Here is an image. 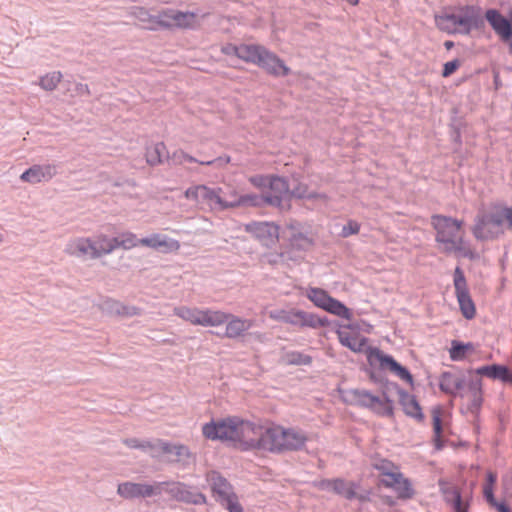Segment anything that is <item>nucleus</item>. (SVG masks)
<instances>
[{"instance_id":"f257e3e1","label":"nucleus","mask_w":512,"mask_h":512,"mask_svg":"<svg viewBox=\"0 0 512 512\" xmlns=\"http://www.w3.org/2000/svg\"><path fill=\"white\" fill-rule=\"evenodd\" d=\"M266 425L229 417L218 422L211 421L202 427L203 436L209 440L227 441L240 451L264 453Z\"/></svg>"},{"instance_id":"f03ea898","label":"nucleus","mask_w":512,"mask_h":512,"mask_svg":"<svg viewBox=\"0 0 512 512\" xmlns=\"http://www.w3.org/2000/svg\"><path fill=\"white\" fill-rule=\"evenodd\" d=\"M431 225L441 252L471 260L477 257L475 250L465 240L463 220L437 214L431 217Z\"/></svg>"},{"instance_id":"7ed1b4c3","label":"nucleus","mask_w":512,"mask_h":512,"mask_svg":"<svg viewBox=\"0 0 512 512\" xmlns=\"http://www.w3.org/2000/svg\"><path fill=\"white\" fill-rule=\"evenodd\" d=\"M307 440V435L300 429L267 424L264 453L297 451L305 446Z\"/></svg>"},{"instance_id":"20e7f679","label":"nucleus","mask_w":512,"mask_h":512,"mask_svg":"<svg viewBox=\"0 0 512 512\" xmlns=\"http://www.w3.org/2000/svg\"><path fill=\"white\" fill-rule=\"evenodd\" d=\"M206 480L212 491V495L229 512H243L237 495L234 493L231 484L217 471H210Z\"/></svg>"},{"instance_id":"39448f33","label":"nucleus","mask_w":512,"mask_h":512,"mask_svg":"<svg viewBox=\"0 0 512 512\" xmlns=\"http://www.w3.org/2000/svg\"><path fill=\"white\" fill-rule=\"evenodd\" d=\"M174 313L192 325L219 327L227 321L226 313L220 310L200 309L197 307H177Z\"/></svg>"},{"instance_id":"423d86ee","label":"nucleus","mask_w":512,"mask_h":512,"mask_svg":"<svg viewBox=\"0 0 512 512\" xmlns=\"http://www.w3.org/2000/svg\"><path fill=\"white\" fill-rule=\"evenodd\" d=\"M367 360L371 366H376L382 371L390 372L399 379L412 384L413 377L411 373L400 365L392 356L385 354L379 348L370 347L366 351Z\"/></svg>"},{"instance_id":"0eeeda50","label":"nucleus","mask_w":512,"mask_h":512,"mask_svg":"<svg viewBox=\"0 0 512 512\" xmlns=\"http://www.w3.org/2000/svg\"><path fill=\"white\" fill-rule=\"evenodd\" d=\"M306 297L318 308L333 315L350 320L352 313L343 303L331 297L321 288L309 287L305 291Z\"/></svg>"},{"instance_id":"6e6552de","label":"nucleus","mask_w":512,"mask_h":512,"mask_svg":"<svg viewBox=\"0 0 512 512\" xmlns=\"http://www.w3.org/2000/svg\"><path fill=\"white\" fill-rule=\"evenodd\" d=\"M155 23L168 29H194L198 26V16L194 12L166 9L157 15Z\"/></svg>"},{"instance_id":"1a4fd4ad","label":"nucleus","mask_w":512,"mask_h":512,"mask_svg":"<svg viewBox=\"0 0 512 512\" xmlns=\"http://www.w3.org/2000/svg\"><path fill=\"white\" fill-rule=\"evenodd\" d=\"M269 317L273 320L280 321L283 323L291 324L298 327H311L317 328L324 326V322L312 313H308L302 310L291 309V310H274L270 311Z\"/></svg>"},{"instance_id":"9d476101","label":"nucleus","mask_w":512,"mask_h":512,"mask_svg":"<svg viewBox=\"0 0 512 512\" xmlns=\"http://www.w3.org/2000/svg\"><path fill=\"white\" fill-rule=\"evenodd\" d=\"M455 295L464 318L471 320L476 316V307L471 298L464 272L456 267L453 275Z\"/></svg>"},{"instance_id":"9b49d317","label":"nucleus","mask_w":512,"mask_h":512,"mask_svg":"<svg viewBox=\"0 0 512 512\" xmlns=\"http://www.w3.org/2000/svg\"><path fill=\"white\" fill-rule=\"evenodd\" d=\"M260 204V197L256 194H240L236 188L229 186L227 192H219L218 209L226 210L239 207H256Z\"/></svg>"},{"instance_id":"f8f14e48","label":"nucleus","mask_w":512,"mask_h":512,"mask_svg":"<svg viewBox=\"0 0 512 512\" xmlns=\"http://www.w3.org/2000/svg\"><path fill=\"white\" fill-rule=\"evenodd\" d=\"M471 231L475 239L479 241L495 240L502 236L487 208L478 211Z\"/></svg>"},{"instance_id":"ddd939ff","label":"nucleus","mask_w":512,"mask_h":512,"mask_svg":"<svg viewBox=\"0 0 512 512\" xmlns=\"http://www.w3.org/2000/svg\"><path fill=\"white\" fill-rule=\"evenodd\" d=\"M222 188H211L207 185L198 184L186 189L184 196L187 200L197 205H207L212 209H218V194Z\"/></svg>"},{"instance_id":"4468645a","label":"nucleus","mask_w":512,"mask_h":512,"mask_svg":"<svg viewBox=\"0 0 512 512\" xmlns=\"http://www.w3.org/2000/svg\"><path fill=\"white\" fill-rule=\"evenodd\" d=\"M140 240L137 236L131 232H125L117 237L108 238L101 236L98 239V254L110 253L116 248L131 249L140 245Z\"/></svg>"},{"instance_id":"2eb2a0df","label":"nucleus","mask_w":512,"mask_h":512,"mask_svg":"<svg viewBox=\"0 0 512 512\" xmlns=\"http://www.w3.org/2000/svg\"><path fill=\"white\" fill-rule=\"evenodd\" d=\"M380 484L392 489L399 499L407 500L414 496L413 486L400 470H396L386 478H380Z\"/></svg>"},{"instance_id":"dca6fc26","label":"nucleus","mask_w":512,"mask_h":512,"mask_svg":"<svg viewBox=\"0 0 512 512\" xmlns=\"http://www.w3.org/2000/svg\"><path fill=\"white\" fill-rule=\"evenodd\" d=\"M58 173L56 164H34L23 171L20 180L30 184L50 181Z\"/></svg>"},{"instance_id":"f3484780","label":"nucleus","mask_w":512,"mask_h":512,"mask_svg":"<svg viewBox=\"0 0 512 512\" xmlns=\"http://www.w3.org/2000/svg\"><path fill=\"white\" fill-rule=\"evenodd\" d=\"M320 486L323 489H332L335 493L349 500H368L367 495L357 493L358 485L351 481H345L343 479L325 480L321 482Z\"/></svg>"},{"instance_id":"a211bd4d","label":"nucleus","mask_w":512,"mask_h":512,"mask_svg":"<svg viewBox=\"0 0 512 512\" xmlns=\"http://www.w3.org/2000/svg\"><path fill=\"white\" fill-rule=\"evenodd\" d=\"M340 343L354 352H362L367 339L353 325H346L337 330Z\"/></svg>"},{"instance_id":"6ab92c4d","label":"nucleus","mask_w":512,"mask_h":512,"mask_svg":"<svg viewBox=\"0 0 512 512\" xmlns=\"http://www.w3.org/2000/svg\"><path fill=\"white\" fill-rule=\"evenodd\" d=\"M268 189L270 194L265 197V201L270 205L281 207L282 201L290 199L288 182L282 177L273 175Z\"/></svg>"},{"instance_id":"aec40b11","label":"nucleus","mask_w":512,"mask_h":512,"mask_svg":"<svg viewBox=\"0 0 512 512\" xmlns=\"http://www.w3.org/2000/svg\"><path fill=\"white\" fill-rule=\"evenodd\" d=\"M259 67L264 69L267 73L273 76H287L290 74V68L274 53L270 52L266 48L262 51L259 62Z\"/></svg>"},{"instance_id":"412c9836","label":"nucleus","mask_w":512,"mask_h":512,"mask_svg":"<svg viewBox=\"0 0 512 512\" xmlns=\"http://www.w3.org/2000/svg\"><path fill=\"white\" fill-rule=\"evenodd\" d=\"M487 210L502 235L512 230V207L497 203L490 205Z\"/></svg>"},{"instance_id":"4be33fe9","label":"nucleus","mask_w":512,"mask_h":512,"mask_svg":"<svg viewBox=\"0 0 512 512\" xmlns=\"http://www.w3.org/2000/svg\"><path fill=\"white\" fill-rule=\"evenodd\" d=\"M140 245L160 250L163 253L177 252L180 249L179 241L161 234H152L149 237L142 238L140 240Z\"/></svg>"},{"instance_id":"5701e85b","label":"nucleus","mask_w":512,"mask_h":512,"mask_svg":"<svg viewBox=\"0 0 512 512\" xmlns=\"http://www.w3.org/2000/svg\"><path fill=\"white\" fill-rule=\"evenodd\" d=\"M485 17L492 26L496 34L503 40L508 41L512 36V26L504 16L497 10L490 9L486 12Z\"/></svg>"},{"instance_id":"b1692460","label":"nucleus","mask_w":512,"mask_h":512,"mask_svg":"<svg viewBox=\"0 0 512 512\" xmlns=\"http://www.w3.org/2000/svg\"><path fill=\"white\" fill-rule=\"evenodd\" d=\"M246 231L264 241L265 244L273 243L278 239V226L269 222H255L246 226Z\"/></svg>"},{"instance_id":"393cba45","label":"nucleus","mask_w":512,"mask_h":512,"mask_svg":"<svg viewBox=\"0 0 512 512\" xmlns=\"http://www.w3.org/2000/svg\"><path fill=\"white\" fill-rule=\"evenodd\" d=\"M117 491L121 497L133 499L152 496L155 494V487L149 484L125 482L119 484Z\"/></svg>"},{"instance_id":"a878e982","label":"nucleus","mask_w":512,"mask_h":512,"mask_svg":"<svg viewBox=\"0 0 512 512\" xmlns=\"http://www.w3.org/2000/svg\"><path fill=\"white\" fill-rule=\"evenodd\" d=\"M65 251L76 257H96V242L91 238H78L67 244Z\"/></svg>"},{"instance_id":"bb28decb","label":"nucleus","mask_w":512,"mask_h":512,"mask_svg":"<svg viewBox=\"0 0 512 512\" xmlns=\"http://www.w3.org/2000/svg\"><path fill=\"white\" fill-rule=\"evenodd\" d=\"M459 33L468 34L477 25L478 11L472 6H465L455 11Z\"/></svg>"},{"instance_id":"cd10ccee","label":"nucleus","mask_w":512,"mask_h":512,"mask_svg":"<svg viewBox=\"0 0 512 512\" xmlns=\"http://www.w3.org/2000/svg\"><path fill=\"white\" fill-rule=\"evenodd\" d=\"M172 160L177 165H183L185 163H199L200 165L210 166L213 164H218L219 166H224L230 163V156L218 157L213 160H197L195 157L189 155L182 149H178L173 152Z\"/></svg>"},{"instance_id":"c85d7f7f","label":"nucleus","mask_w":512,"mask_h":512,"mask_svg":"<svg viewBox=\"0 0 512 512\" xmlns=\"http://www.w3.org/2000/svg\"><path fill=\"white\" fill-rule=\"evenodd\" d=\"M474 372L480 376L512 384V372L506 366L497 364L486 365L475 369Z\"/></svg>"},{"instance_id":"c756f323","label":"nucleus","mask_w":512,"mask_h":512,"mask_svg":"<svg viewBox=\"0 0 512 512\" xmlns=\"http://www.w3.org/2000/svg\"><path fill=\"white\" fill-rule=\"evenodd\" d=\"M354 397L355 400L362 406L371 408L376 412L387 411L388 413H391V407L389 406L387 401H384L381 398L374 396L367 391H355Z\"/></svg>"},{"instance_id":"7c9ffc66","label":"nucleus","mask_w":512,"mask_h":512,"mask_svg":"<svg viewBox=\"0 0 512 512\" xmlns=\"http://www.w3.org/2000/svg\"><path fill=\"white\" fill-rule=\"evenodd\" d=\"M227 323L225 335L228 338H236L244 334L253 326V321L249 319H242L231 314L226 313Z\"/></svg>"},{"instance_id":"2f4dec72","label":"nucleus","mask_w":512,"mask_h":512,"mask_svg":"<svg viewBox=\"0 0 512 512\" xmlns=\"http://www.w3.org/2000/svg\"><path fill=\"white\" fill-rule=\"evenodd\" d=\"M264 46L257 44H240L239 45V59L256 64L259 62Z\"/></svg>"},{"instance_id":"473e14b6","label":"nucleus","mask_w":512,"mask_h":512,"mask_svg":"<svg viewBox=\"0 0 512 512\" xmlns=\"http://www.w3.org/2000/svg\"><path fill=\"white\" fill-rule=\"evenodd\" d=\"M400 404L406 415L417 420H422L424 415L416 398L410 394L401 395Z\"/></svg>"},{"instance_id":"72a5a7b5","label":"nucleus","mask_w":512,"mask_h":512,"mask_svg":"<svg viewBox=\"0 0 512 512\" xmlns=\"http://www.w3.org/2000/svg\"><path fill=\"white\" fill-rule=\"evenodd\" d=\"M462 386V381L451 372H444L439 379L440 389L448 394L456 393Z\"/></svg>"},{"instance_id":"f704fd0d","label":"nucleus","mask_w":512,"mask_h":512,"mask_svg":"<svg viewBox=\"0 0 512 512\" xmlns=\"http://www.w3.org/2000/svg\"><path fill=\"white\" fill-rule=\"evenodd\" d=\"M435 24L438 29L448 34L459 33L455 12L435 16Z\"/></svg>"},{"instance_id":"c9c22d12","label":"nucleus","mask_w":512,"mask_h":512,"mask_svg":"<svg viewBox=\"0 0 512 512\" xmlns=\"http://www.w3.org/2000/svg\"><path fill=\"white\" fill-rule=\"evenodd\" d=\"M442 492L445 499L453 504L456 512H467V505L462 502L460 492L456 486H443Z\"/></svg>"},{"instance_id":"e433bc0d","label":"nucleus","mask_w":512,"mask_h":512,"mask_svg":"<svg viewBox=\"0 0 512 512\" xmlns=\"http://www.w3.org/2000/svg\"><path fill=\"white\" fill-rule=\"evenodd\" d=\"M432 415V426L434 432V440L437 448H440V440L443 434V415L444 411L440 406L434 407L431 411Z\"/></svg>"},{"instance_id":"4c0bfd02","label":"nucleus","mask_w":512,"mask_h":512,"mask_svg":"<svg viewBox=\"0 0 512 512\" xmlns=\"http://www.w3.org/2000/svg\"><path fill=\"white\" fill-rule=\"evenodd\" d=\"M165 150L166 146L163 142H158L150 147H147L145 152V159L147 164L150 166H157L161 164Z\"/></svg>"},{"instance_id":"58836bf2","label":"nucleus","mask_w":512,"mask_h":512,"mask_svg":"<svg viewBox=\"0 0 512 512\" xmlns=\"http://www.w3.org/2000/svg\"><path fill=\"white\" fill-rule=\"evenodd\" d=\"M474 351L472 343H461L459 341H452L449 355L453 361H461L466 357V354Z\"/></svg>"},{"instance_id":"ea45409f","label":"nucleus","mask_w":512,"mask_h":512,"mask_svg":"<svg viewBox=\"0 0 512 512\" xmlns=\"http://www.w3.org/2000/svg\"><path fill=\"white\" fill-rule=\"evenodd\" d=\"M176 497L178 500L191 504H204L206 497L201 493L192 492L185 487L177 489Z\"/></svg>"},{"instance_id":"a19ab883","label":"nucleus","mask_w":512,"mask_h":512,"mask_svg":"<svg viewBox=\"0 0 512 512\" xmlns=\"http://www.w3.org/2000/svg\"><path fill=\"white\" fill-rule=\"evenodd\" d=\"M62 78V74L59 71H53L52 73H47L46 75L40 77L39 86L45 91L54 90L58 83Z\"/></svg>"},{"instance_id":"79ce46f5","label":"nucleus","mask_w":512,"mask_h":512,"mask_svg":"<svg viewBox=\"0 0 512 512\" xmlns=\"http://www.w3.org/2000/svg\"><path fill=\"white\" fill-rule=\"evenodd\" d=\"M373 467L379 471L380 478H386L390 474L394 473L396 470L399 469L398 466H396L393 462L386 460V459H380L373 463Z\"/></svg>"},{"instance_id":"37998d69","label":"nucleus","mask_w":512,"mask_h":512,"mask_svg":"<svg viewBox=\"0 0 512 512\" xmlns=\"http://www.w3.org/2000/svg\"><path fill=\"white\" fill-rule=\"evenodd\" d=\"M135 16L139 19V21L147 23L145 28L154 30L159 27V25L155 23V18H157V16L149 15V13L144 8H137L135 11Z\"/></svg>"},{"instance_id":"c03bdc74","label":"nucleus","mask_w":512,"mask_h":512,"mask_svg":"<svg viewBox=\"0 0 512 512\" xmlns=\"http://www.w3.org/2000/svg\"><path fill=\"white\" fill-rule=\"evenodd\" d=\"M483 493L487 499V501L496 507L498 512H511L509 507L504 503H497L494 499L493 487L491 485H484Z\"/></svg>"},{"instance_id":"a18cd8bd","label":"nucleus","mask_w":512,"mask_h":512,"mask_svg":"<svg viewBox=\"0 0 512 512\" xmlns=\"http://www.w3.org/2000/svg\"><path fill=\"white\" fill-rule=\"evenodd\" d=\"M273 175H253L249 177V182L256 188L264 190L268 188Z\"/></svg>"},{"instance_id":"49530a36","label":"nucleus","mask_w":512,"mask_h":512,"mask_svg":"<svg viewBox=\"0 0 512 512\" xmlns=\"http://www.w3.org/2000/svg\"><path fill=\"white\" fill-rule=\"evenodd\" d=\"M171 456L173 461H183L190 458L191 453L187 446L179 444L175 446Z\"/></svg>"},{"instance_id":"de8ad7c7","label":"nucleus","mask_w":512,"mask_h":512,"mask_svg":"<svg viewBox=\"0 0 512 512\" xmlns=\"http://www.w3.org/2000/svg\"><path fill=\"white\" fill-rule=\"evenodd\" d=\"M175 446L176 445L159 440L155 445H152L150 449H155L157 453L172 455Z\"/></svg>"},{"instance_id":"09e8293b","label":"nucleus","mask_w":512,"mask_h":512,"mask_svg":"<svg viewBox=\"0 0 512 512\" xmlns=\"http://www.w3.org/2000/svg\"><path fill=\"white\" fill-rule=\"evenodd\" d=\"M291 197H297V198H312L314 197L313 194L308 193V188L304 184H299L292 190H290V198Z\"/></svg>"},{"instance_id":"8fccbe9b","label":"nucleus","mask_w":512,"mask_h":512,"mask_svg":"<svg viewBox=\"0 0 512 512\" xmlns=\"http://www.w3.org/2000/svg\"><path fill=\"white\" fill-rule=\"evenodd\" d=\"M360 230V225L354 220L348 221V223L342 229V236L348 237L350 235L357 234Z\"/></svg>"},{"instance_id":"3c124183","label":"nucleus","mask_w":512,"mask_h":512,"mask_svg":"<svg viewBox=\"0 0 512 512\" xmlns=\"http://www.w3.org/2000/svg\"><path fill=\"white\" fill-rule=\"evenodd\" d=\"M460 67V61L459 60H453L446 62L443 67L442 76L443 77H449L452 75L458 68Z\"/></svg>"},{"instance_id":"603ef678","label":"nucleus","mask_w":512,"mask_h":512,"mask_svg":"<svg viewBox=\"0 0 512 512\" xmlns=\"http://www.w3.org/2000/svg\"><path fill=\"white\" fill-rule=\"evenodd\" d=\"M116 312L123 316H133L139 313L138 309L135 307H126L120 304L116 305Z\"/></svg>"},{"instance_id":"864d4df0","label":"nucleus","mask_w":512,"mask_h":512,"mask_svg":"<svg viewBox=\"0 0 512 512\" xmlns=\"http://www.w3.org/2000/svg\"><path fill=\"white\" fill-rule=\"evenodd\" d=\"M477 390L474 393L473 407L479 409L482 404L481 381L477 382Z\"/></svg>"},{"instance_id":"5fc2aeb1","label":"nucleus","mask_w":512,"mask_h":512,"mask_svg":"<svg viewBox=\"0 0 512 512\" xmlns=\"http://www.w3.org/2000/svg\"><path fill=\"white\" fill-rule=\"evenodd\" d=\"M221 52L225 55H235L239 57V45L227 44L221 48Z\"/></svg>"},{"instance_id":"6e6d98bb","label":"nucleus","mask_w":512,"mask_h":512,"mask_svg":"<svg viewBox=\"0 0 512 512\" xmlns=\"http://www.w3.org/2000/svg\"><path fill=\"white\" fill-rule=\"evenodd\" d=\"M125 443L127 446L132 447V448L140 447V448L146 449V448L152 447L151 443L147 442L144 444H140L137 439H128L125 441Z\"/></svg>"},{"instance_id":"4d7b16f0","label":"nucleus","mask_w":512,"mask_h":512,"mask_svg":"<svg viewBox=\"0 0 512 512\" xmlns=\"http://www.w3.org/2000/svg\"><path fill=\"white\" fill-rule=\"evenodd\" d=\"M292 362L297 364H310L311 363V357L307 355H297V358L293 359Z\"/></svg>"},{"instance_id":"13d9d810","label":"nucleus","mask_w":512,"mask_h":512,"mask_svg":"<svg viewBox=\"0 0 512 512\" xmlns=\"http://www.w3.org/2000/svg\"><path fill=\"white\" fill-rule=\"evenodd\" d=\"M496 480H497V475L493 472H488L487 473V482L485 485H491V487H493L494 484L496 483Z\"/></svg>"},{"instance_id":"bf43d9fd","label":"nucleus","mask_w":512,"mask_h":512,"mask_svg":"<svg viewBox=\"0 0 512 512\" xmlns=\"http://www.w3.org/2000/svg\"><path fill=\"white\" fill-rule=\"evenodd\" d=\"M384 501L390 506L394 505V500L391 497H385Z\"/></svg>"},{"instance_id":"052dcab7","label":"nucleus","mask_w":512,"mask_h":512,"mask_svg":"<svg viewBox=\"0 0 512 512\" xmlns=\"http://www.w3.org/2000/svg\"><path fill=\"white\" fill-rule=\"evenodd\" d=\"M444 45H445V47H446L447 49H450V48L453 46V42H452V41H446V42L444 43Z\"/></svg>"},{"instance_id":"680f3d73","label":"nucleus","mask_w":512,"mask_h":512,"mask_svg":"<svg viewBox=\"0 0 512 512\" xmlns=\"http://www.w3.org/2000/svg\"><path fill=\"white\" fill-rule=\"evenodd\" d=\"M507 42L509 43V50H510V53L512 54V37Z\"/></svg>"}]
</instances>
